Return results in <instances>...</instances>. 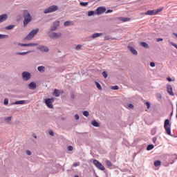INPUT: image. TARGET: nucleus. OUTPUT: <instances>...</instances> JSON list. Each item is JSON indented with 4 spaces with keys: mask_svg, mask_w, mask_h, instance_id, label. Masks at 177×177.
<instances>
[{
    "mask_svg": "<svg viewBox=\"0 0 177 177\" xmlns=\"http://www.w3.org/2000/svg\"><path fill=\"white\" fill-rule=\"evenodd\" d=\"M23 17H24V27H27L28 23L31 22L32 20V17H31V14L28 10H23Z\"/></svg>",
    "mask_w": 177,
    "mask_h": 177,
    "instance_id": "nucleus-1",
    "label": "nucleus"
},
{
    "mask_svg": "<svg viewBox=\"0 0 177 177\" xmlns=\"http://www.w3.org/2000/svg\"><path fill=\"white\" fill-rule=\"evenodd\" d=\"M47 34L49 38H50V39H57V38H60V37H62V32H56L51 30H48L47 32Z\"/></svg>",
    "mask_w": 177,
    "mask_h": 177,
    "instance_id": "nucleus-2",
    "label": "nucleus"
},
{
    "mask_svg": "<svg viewBox=\"0 0 177 177\" xmlns=\"http://www.w3.org/2000/svg\"><path fill=\"white\" fill-rule=\"evenodd\" d=\"M38 31H39V28H35L33 29L31 32H30L28 33V35L26 37V39L30 40V39H32V38L34 37H35V35H37V34H38Z\"/></svg>",
    "mask_w": 177,
    "mask_h": 177,
    "instance_id": "nucleus-3",
    "label": "nucleus"
},
{
    "mask_svg": "<svg viewBox=\"0 0 177 177\" xmlns=\"http://www.w3.org/2000/svg\"><path fill=\"white\" fill-rule=\"evenodd\" d=\"M164 128L166 131V133H167V135L171 136V124H169V119H166L165 120Z\"/></svg>",
    "mask_w": 177,
    "mask_h": 177,
    "instance_id": "nucleus-4",
    "label": "nucleus"
},
{
    "mask_svg": "<svg viewBox=\"0 0 177 177\" xmlns=\"http://www.w3.org/2000/svg\"><path fill=\"white\" fill-rule=\"evenodd\" d=\"M59 6H51L48 7L47 9L44 10V13L47 15L48 13H53V12H56L58 10Z\"/></svg>",
    "mask_w": 177,
    "mask_h": 177,
    "instance_id": "nucleus-5",
    "label": "nucleus"
},
{
    "mask_svg": "<svg viewBox=\"0 0 177 177\" xmlns=\"http://www.w3.org/2000/svg\"><path fill=\"white\" fill-rule=\"evenodd\" d=\"M93 162L98 169H100V171H104L106 169V168H104V166H103V165H102V163L97 160H93Z\"/></svg>",
    "mask_w": 177,
    "mask_h": 177,
    "instance_id": "nucleus-6",
    "label": "nucleus"
},
{
    "mask_svg": "<svg viewBox=\"0 0 177 177\" xmlns=\"http://www.w3.org/2000/svg\"><path fill=\"white\" fill-rule=\"evenodd\" d=\"M59 26H60V21H55L53 23L48 31H56V30H57Z\"/></svg>",
    "mask_w": 177,
    "mask_h": 177,
    "instance_id": "nucleus-7",
    "label": "nucleus"
},
{
    "mask_svg": "<svg viewBox=\"0 0 177 177\" xmlns=\"http://www.w3.org/2000/svg\"><path fill=\"white\" fill-rule=\"evenodd\" d=\"M37 50L41 52V53H48V52H49V47H48L47 46L39 45L37 48Z\"/></svg>",
    "mask_w": 177,
    "mask_h": 177,
    "instance_id": "nucleus-8",
    "label": "nucleus"
},
{
    "mask_svg": "<svg viewBox=\"0 0 177 177\" xmlns=\"http://www.w3.org/2000/svg\"><path fill=\"white\" fill-rule=\"evenodd\" d=\"M162 11V8H159L157 10H148L145 15H148L149 16H155L157 13H160V12Z\"/></svg>",
    "mask_w": 177,
    "mask_h": 177,
    "instance_id": "nucleus-9",
    "label": "nucleus"
},
{
    "mask_svg": "<svg viewBox=\"0 0 177 177\" xmlns=\"http://www.w3.org/2000/svg\"><path fill=\"white\" fill-rule=\"evenodd\" d=\"M54 100H55L53 98H47L45 100V104L47 106V107H48V109H53V104H52V102Z\"/></svg>",
    "mask_w": 177,
    "mask_h": 177,
    "instance_id": "nucleus-10",
    "label": "nucleus"
},
{
    "mask_svg": "<svg viewBox=\"0 0 177 177\" xmlns=\"http://www.w3.org/2000/svg\"><path fill=\"white\" fill-rule=\"evenodd\" d=\"M22 78L24 81H28L31 78V73L30 72L24 71L22 73Z\"/></svg>",
    "mask_w": 177,
    "mask_h": 177,
    "instance_id": "nucleus-11",
    "label": "nucleus"
},
{
    "mask_svg": "<svg viewBox=\"0 0 177 177\" xmlns=\"http://www.w3.org/2000/svg\"><path fill=\"white\" fill-rule=\"evenodd\" d=\"M18 46H38L39 45L38 43H30V44H23V43H17Z\"/></svg>",
    "mask_w": 177,
    "mask_h": 177,
    "instance_id": "nucleus-12",
    "label": "nucleus"
},
{
    "mask_svg": "<svg viewBox=\"0 0 177 177\" xmlns=\"http://www.w3.org/2000/svg\"><path fill=\"white\" fill-rule=\"evenodd\" d=\"M106 12V7H99L95 10V15H102Z\"/></svg>",
    "mask_w": 177,
    "mask_h": 177,
    "instance_id": "nucleus-13",
    "label": "nucleus"
},
{
    "mask_svg": "<svg viewBox=\"0 0 177 177\" xmlns=\"http://www.w3.org/2000/svg\"><path fill=\"white\" fill-rule=\"evenodd\" d=\"M30 100H19L12 103V104H28Z\"/></svg>",
    "mask_w": 177,
    "mask_h": 177,
    "instance_id": "nucleus-14",
    "label": "nucleus"
},
{
    "mask_svg": "<svg viewBox=\"0 0 177 177\" xmlns=\"http://www.w3.org/2000/svg\"><path fill=\"white\" fill-rule=\"evenodd\" d=\"M8 17L7 14H3L0 15V24L8 20Z\"/></svg>",
    "mask_w": 177,
    "mask_h": 177,
    "instance_id": "nucleus-15",
    "label": "nucleus"
},
{
    "mask_svg": "<svg viewBox=\"0 0 177 177\" xmlns=\"http://www.w3.org/2000/svg\"><path fill=\"white\" fill-rule=\"evenodd\" d=\"M28 88L29 89L34 91V89L37 88V84H35L34 82H32L28 84Z\"/></svg>",
    "mask_w": 177,
    "mask_h": 177,
    "instance_id": "nucleus-16",
    "label": "nucleus"
},
{
    "mask_svg": "<svg viewBox=\"0 0 177 177\" xmlns=\"http://www.w3.org/2000/svg\"><path fill=\"white\" fill-rule=\"evenodd\" d=\"M167 92L169 95H171V96H174V92H172V86L171 85H167Z\"/></svg>",
    "mask_w": 177,
    "mask_h": 177,
    "instance_id": "nucleus-17",
    "label": "nucleus"
},
{
    "mask_svg": "<svg viewBox=\"0 0 177 177\" xmlns=\"http://www.w3.org/2000/svg\"><path fill=\"white\" fill-rule=\"evenodd\" d=\"M128 49L130 50V52H131V53H133V55H138V51H136L133 47L129 46Z\"/></svg>",
    "mask_w": 177,
    "mask_h": 177,
    "instance_id": "nucleus-18",
    "label": "nucleus"
},
{
    "mask_svg": "<svg viewBox=\"0 0 177 177\" xmlns=\"http://www.w3.org/2000/svg\"><path fill=\"white\" fill-rule=\"evenodd\" d=\"M28 53H31V50H28L26 52H18L16 53V55H20V56H26V55H28Z\"/></svg>",
    "mask_w": 177,
    "mask_h": 177,
    "instance_id": "nucleus-19",
    "label": "nucleus"
},
{
    "mask_svg": "<svg viewBox=\"0 0 177 177\" xmlns=\"http://www.w3.org/2000/svg\"><path fill=\"white\" fill-rule=\"evenodd\" d=\"M65 27H68V26H74V22L73 21H66L64 22Z\"/></svg>",
    "mask_w": 177,
    "mask_h": 177,
    "instance_id": "nucleus-20",
    "label": "nucleus"
},
{
    "mask_svg": "<svg viewBox=\"0 0 177 177\" xmlns=\"http://www.w3.org/2000/svg\"><path fill=\"white\" fill-rule=\"evenodd\" d=\"M102 35H103L102 33H94L92 35V36H91L89 38H97L99 37H102Z\"/></svg>",
    "mask_w": 177,
    "mask_h": 177,
    "instance_id": "nucleus-21",
    "label": "nucleus"
},
{
    "mask_svg": "<svg viewBox=\"0 0 177 177\" xmlns=\"http://www.w3.org/2000/svg\"><path fill=\"white\" fill-rule=\"evenodd\" d=\"M37 70L39 73H45V66H38Z\"/></svg>",
    "mask_w": 177,
    "mask_h": 177,
    "instance_id": "nucleus-22",
    "label": "nucleus"
},
{
    "mask_svg": "<svg viewBox=\"0 0 177 177\" xmlns=\"http://www.w3.org/2000/svg\"><path fill=\"white\" fill-rule=\"evenodd\" d=\"M53 95L56 97H59V96H60V91L55 88L54 90Z\"/></svg>",
    "mask_w": 177,
    "mask_h": 177,
    "instance_id": "nucleus-23",
    "label": "nucleus"
},
{
    "mask_svg": "<svg viewBox=\"0 0 177 177\" xmlns=\"http://www.w3.org/2000/svg\"><path fill=\"white\" fill-rule=\"evenodd\" d=\"M119 20L120 21H123L124 23H125V21H129V18H128V17H119Z\"/></svg>",
    "mask_w": 177,
    "mask_h": 177,
    "instance_id": "nucleus-24",
    "label": "nucleus"
},
{
    "mask_svg": "<svg viewBox=\"0 0 177 177\" xmlns=\"http://www.w3.org/2000/svg\"><path fill=\"white\" fill-rule=\"evenodd\" d=\"M91 125H93V127H96L97 128L100 127L99 122H96V120H93L91 122Z\"/></svg>",
    "mask_w": 177,
    "mask_h": 177,
    "instance_id": "nucleus-25",
    "label": "nucleus"
},
{
    "mask_svg": "<svg viewBox=\"0 0 177 177\" xmlns=\"http://www.w3.org/2000/svg\"><path fill=\"white\" fill-rule=\"evenodd\" d=\"M9 35L0 34V39H8Z\"/></svg>",
    "mask_w": 177,
    "mask_h": 177,
    "instance_id": "nucleus-26",
    "label": "nucleus"
},
{
    "mask_svg": "<svg viewBox=\"0 0 177 177\" xmlns=\"http://www.w3.org/2000/svg\"><path fill=\"white\" fill-rule=\"evenodd\" d=\"M105 164L107 165V167H109V168H111V167H113V164L111 163V162L110 160H106L105 161Z\"/></svg>",
    "mask_w": 177,
    "mask_h": 177,
    "instance_id": "nucleus-27",
    "label": "nucleus"
},
{
    "mask_svg": "<svg viewBox=\"0 0 177 177\" xmlns=\"http://www.w3.org/2000/svg\"><path fill=\"white\" fill-rule=\"evenodd\" d=\"M153 149H154V145H149L147 147V150L148 151H150V150H153Z\"/></svg>",
    "mask_w": 177,
    "mask_h": 177,
    "instance_id": "nucleus-28",
    "label": "nucleus"
},
{
    "mask_svg": "<svg viewBox=\"0 0 177 177\" xmlns=\"http://www.w3.org/2000/svg\"><path fill=\"white\" fill-rule=\"evenodd\" d=\"M4 121H6L8 123L10 122V121H12V116L5 118Z\"/></svg>",
    "mask_w": 177,
    "mask_h": 177,
    "instance_id": "nucleus-29",
    "label": "nucleus"
},
{
    "mask_svg": "<svg viewBox=\"0 0 177 177\" xmlns=\"http://www.w3.org/2000/svg\"><path fill=\"white\" fill-rule=\"evenodd\" d=\"M141 46H143V48H149V44L146 42H141Z\"/></svg>",
    "mask_w": 177,
    "mask_h": 177,
    "instance_id": "nucleus-30",
    "label": "nucleus"
},
{
    "mask_svg": "<svg viewBox=\"0 0 177 177\" xmlns=\"http://www.w3.org/2000/svg\"><path fill=\"white\" fill-rule=\"evenodd\" d=\"M160 165H161V161L156 160V162H154V166L155 167H160Z\"/></svg>",
    "mask_w": 177,
    "mask_h": 177,
    "instance_id": "nucleus-31",
    "label": "nucleus"
},
{
    "mask_svg": "<svg viewBox=\"0 0 177 177\" xmlns=\"http://www.w3.org/2000/svg\"><path fill=\"white\" fill-rule=\"evenodd\" d=\"M15 28V25H9L6 27V30H13Z\"/></svg>",
    "mask_w": 177,
    "mask_h": 177,
    "instance_id": "nucleus-32",
    "label": "nucleus"
},
{
    "mask_svg": "<svg viewBox=\"0 0 177 177\" xmlns=\"http://www.w3.org/2000/svg\"><path fill=\"white\" fill-rule=\"evenodd\" d=\"M95 84H96V86L97 88V89H99V91H102V86L100 85V84L97 82H95Z\"/></svg>",
    "mask_w": 177,
    "mask_h": 177,
    "instance_id": "nucleus-33",
    "label": "nucleus"
},
{
    "mask_svg": "<svg viewBox=\"0 0 177 177\" xmlns=\"http://www.w3.org/2000/svg\"><path fill=\"white\" fill-rule=\"evenodd\" d=\"M3 103H4L5 106H8V104H9V99L5 98Z\"/></svg>",
    "mask_w": 177,
    "mask_h": 177,
    "instance_id": "nucleus-34",
    "label": "nucleus"
},
{
    "mask_svg": "<svg viewBox=\"0 0 177 177\" xmlns=\"http://www.w3.org/2000/svg\"><path fill=\"white\" fill-rule=\"evenodd\" d=\"M95 15V11H88V16H94Z\"/></svg>",
    "mask_w": 177,
    "mask_h": 177,
    "instance_id": "nucleus-35",
    "label": "nucleus"
},
{
    "mask_svg": "<svg viewBox=\"0 0 177 177\" xmlns=\"http://www.w3.org/2000/svg\"><path fill=\"white\" fill-rule=\"evenodd\" d=\"M83 115H84V117H88L89 116V112H88L87 111H84L83 112Z\"/></svg>",
    "mask_w": 177,
    "mask_h": 177,
    "instance_id": "nucleus-36",
    "label": "nucleus"
},
{
    "mask_svg": "<svg viewBox=\"0 0 177 177\" xmlns=\"http://www.w3.org/2000/svg\"><path fill=\"white\" fill-rule=\"evenodd\" d=\"M169 44L170 45H172V46H174V48H176V49H177V45L176 44L174 43L173 41H169Z\"/></svg>",
    "mask_w": 177,
    "mask_h": 177,
    "instance_id": "nucleus-37",
    "label": "nucleus"
},
{
    "mask_svg": "<svg viewBox=\"0 0 177 177\" xmlns=\"http://www.w3.org/2000/svg\"><path fill=\"white\" fill-rule=\"evenodd\" d=\"M81 48H82V45L78 44V45L76 46L75 49H76V50H81Z\"/></svg>",
    "mask_w": 177,
    "mask_h": 177,
    "instance_id": "nucleus-38",
    "label": "nucleus"
},
{
    "mask_svg": "<svg viewBox=\"0 0 177 177\" xmlns=\"http://www.w3.org/2000/svg\"><path fill=\"white\" fill-rule=\"evenodd\" d=\"M81 6H87L88 2H80Z\"/></svg>",
    "mask_w": 177,
    "mask_h": 177,
    "instance_id": "nucleus-39",
    "label": "nucleus"
},
{
    "mask_svg": "<svg viewBox=\"0 0 177 177\" xmlns=\"http://www.w3.org/2000/svg\"><path fill=\"white\" fill-rule=\"evenodd\" d=\"M102 75H103V77H104V78H107V77H108L107 73H106V71H104V72L102 73Z\"/></svg>",
    "mask_w": 177,
    "mask_h": 177,
    "instance_id": "nucleus-40",
    "label": "nucleus"
},
{
    "mask_svg": "<svg viewBox=\"0 0 177 177\" xmlns=\"http://www.w3.org/2000/svg\"><path fill=\"white\" fill-rule=\"evenodd\" d=\"M145 105L147 106V109H150V102H146Z\"/></svg>",
    "mask_w": 177,
    "mask_h": 177,
    "instance_id": "nucleus-41",
    "label": "nucleus"
},
{
    "mask_svg": "<svg viewBox=\"0 0 177 177\" xmlns=\"http://www.w3.org/2000/svg\"><path fill=\"white\" fill-rule=\"evenodd\" d=\"M118 86H112L111 89H113V91H117L118 89Z\"/></svg>",
    "mask_w": 177,
    "mask_h": 177,
    "instance_id": "nucleus-42",
    "label": "nucleus"
},
{
    "mask_svg": "<svg viewBox=\"0 0 177 177\" xmlns=\"http://www.w3.org/2000/svg\"><path fill=\"white\" fill-rule=\"evenodd\" d=\"M48 133L50 136H55V133L53 132V131H50Z\"/></svg>",
    "mask_w": 177,
    "mask_h": 177,
    "instance_id": "nucleus-43",
    "label": "nucleus"
},
{
    "mask_svg": "<svg viewBox=\"0 0 177 177\" xmlns=\"http://www.w3.org/2000/svg\"><path fill=\"white\" fill-rule=\"evenodd\" d=\"M68 151H73V146H69L68 147Z\"/></svg>",
    "mask_w": 177,
    "mask_h": 177,
    "instance_id": "nucleus-44",
    "label": "nucleus"
},
{
    "mask_svg": "<svg viewBox=\"0 0 177 177\" xmlns=\"http://www.w3.org/2000/svg\"><path fill=\"white\" fill-rule=\"evenodd\" d=\"M152 142H153V143H156V142H157V138L153 137V138H152Z\"/></svg>",
    "mask_w": 177,
    "mask_h": 177,
    "instance_id": "nucleus-45",
    "label": "nucleus"
},
{
    "mask_svg": "<svg viewBox=\"0 0 177 177\" xmlns=\"http://www.w3.org/2000/svg\"><path fill=\"white\" fill-rule=\"evenodd\" d=\"M80 165V162H75V163H73V167H78Z\"/></svg>",
    "mask_w": 177,
    "mask_h": 177,
    "instance_id": "nucleus-46",
    "label": "nucleus"
},
{
    "mask_svg": "<svg viewBox=\"0 0 177 177\" xmlns=\"http://www.w3.org/2000/svg\"><path fill=\"white\" fill-rule=\"evenodd\" d=\"M150 66L151 67H156V64L154 62H151L150 63Z\"/></svg>",
    "mask_w": 177,
    "mask_h": 177,
    "instance_id": "nucleus-47",
    "label": "nucleus"
},
{
    "mask_svg": "<svg viewBox=\"0 0 177 177\" xmlns=\"http://www.w3.org/2000/svg\"><path fill=\"white\" fill-rule=\"evenodd\" d=\"M128 107H129V109H133V104H128Z\"/></svg>",
    "mask_w": 177,
    "mask_h": 177,
    "instance_id": "nucleus-48",
    "label": "nucleus"
},
{
    "mask_svg": "<svg viewBox=\"0 0 177 177\" xmlns=\"http://www.w3.org/2000/svg\"><path fill=\"white\" fill-rule=\"evenodd\" d=\"M106 15L109 13H113V10H108L106 12Z\"/></svg>",
    "mask_w": 177,
    "mask_h": 177,
    "instance_id": "nucleus-49",
    "label": "nucleus"
},
{
    "mask_svg": "<svg viewBox=\"0 0 177 177\" xmlns=\"http://www.w3.org/2000/svg\"><path fill=\"white\" fill-rule=\"evenodd\" d=\"M75 120H80V115L78 114L75 115Z\"/></svg>",
    "mask_w": 177,
    "mask_h": 177,
    "instance_id": "nucleus-50",
    "label": "nucleus"
},
{
    "mask_svg": "<svg viewBox=\"0 0 177 177\" xmlns=\"http://www.w3.org/2000/svg\"><path fill=\"white\" fill-rule=\"evenodd\" d=\"M156 41L157 42H161V41H163V39L162 38H158Z\"/></svg>",
    "mask_w": 177,
    "mask_h": 177,
    "instance_id": "nucleus-51",
    "label": "nucleus"
},
{
    "mask_svg": "<svg viewBox=\"0 0 177 177\" xmlns=\"http://www.w3.org/2000/svg\"><path fill=\"white\" fill-rule=\"evenodd\" d=\"M26 154H28V156H31V152L30 151V150L26 151Z\"/></svg>",
    "mask_w": 177,
    "mask_h": 177,
    "instance_id": "nucleus-52",
    "label": "nucleus"
},
{
    "mask_svg": "<svg viewBox=\"0 0 177 177\" xmlns=\"http://www.w3.org/2000/svg\"><path fill=\"white\" fill-rule=\"evenodd\" d=\"M157 97H158L159 99H161L162 97V95H161V94H157Z\"/></svg>",
    "mask_w": 177,
    "mask_h": 177,
    "instance_id": "nucleus-53",
    "label": "nucleus"
},
{
    "mask_svg": "<svg viewBox=\"0 0 177 177\" xmlns=\"http://www.w3.org/2000/svg\"><path fill=\"white\" fill-rule=\"evenodd\" d=\"M167 81H169V82H171L172 81V79L171 77H167Z\"/></svg>",
    "mask_w": 177,
    "mask_h": 177,
    "instance_id": "nucleus-54",
    "label": "nucleus"
},
{
    "mask_svg": "<svg viewBox=\"0 0 177 177\" xmlns=\"http://www.w3.org/2000/svg\"><path fill=\"white\" fill-rule=\"evenodd\" d=\"M176 118H177V101L176 102Z\"/></svg>",
    "mask_w": 177,
    "mask_h": 177,
    "instance_id": "nucleus-55",
    "label": "nucleus"
},
{
    "mask_svg": "<svg viewBox=\"0 0 177 177\" xmlns=\"http://www.w3.org/2000/svg\"><path fill=\"white\" fill-rule=\"evenodd\" d=\"M71 97L72 99H74V97H75L74 94L73 93L71 94Z\"/></svg>",
    "mask_w": 177,
    "mask_h": 177,
    "instance_id": "nucleus-56",
    "label": "nucleus"
},
{
    "mask_svg": "<svg viewBox=\"0 0 177 177\" xmlns=\"http://www.w3.org/2000/svg\"><path fill=\"white\" fill-rule=\"evenodd\" d=\"M173 158H176V160H177V155H174Z\"/></svg>",
    "mask_w": 177,
    "mask_h": 177,
    "instance_id": "nucleus-57",
    "label": "nucleus"
},
{
    "mask_svg": "<svg viewBox=\"0 0 177 177\" xmlns=\"http://www.w3.org/2000/svg\"><path fill=\"white\" fill-rule=\"evenodd\" d=\"M33 138H35V139H37V136L35 134H33Z\"/></svg>",
    "mask_w": 177,
    "mask_h": 177,
    "instance_id": "nucleus-58",
    "label": "nucleus"
},
{
    "mask_svg": "<svg viewBox=\"0 0 177 177\" xmlns=\"http://www.w3.org/2000/svg\"><path fill=\"white\" fill-rule=\"evenodd\" d=\"M174 35H175L176 38H177V33H173Z\"/></svg>",
    "mask_w": 177,
    "mask_h": 177,
    "instance_id": "nucleus-59",
    "label": "nucleus"
},
{
    "mask_svg": "<svg viewBox=\"0 0 177 177\" xmlns=\"http://www.w3.org/2000/svg\"><path fill=\"white\" fill-rule=\"evenodd\" d=\"M173 115H174V112H171L170 114V117H172Z\"/></svg>",
    "mask_w": 177,
    "mask_h": 177,
    "instance_id": "nucleus-60",
    "label": "nucleus"
},
{
    "mask_svg": "<svg viewBox=\"0 0 177 177\" xmlns=\"http://www.w3.org/2000/svg\"><path fill=\"white\" fill-rule=\"evenodd\" d=\"M175 162V160H174L173 162H171L170 164H174Z\"/></svg>",
    "mask_w": 177,
    "mask_h": 177,
    "instance_id": "nucleus-61",
    "label": "nucleus"
},
{
    "mask_svg": "<svg viewBox=\"0 0 177 177\" xmlns=\"http://www.w3.org/2000/svg\"><path fill=\"white\" fill-rule=\"evenodd\" d=\"M105 39H109V38H107L106 37H105Z\"/></svg>",
    "mask_w": 177,
    "mask_h": 177,
    "instance_id": "nucleus-62",
    "label": "nucleus"
}]
</instances>
